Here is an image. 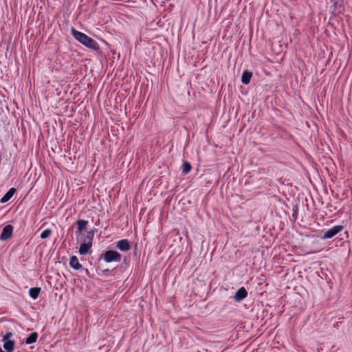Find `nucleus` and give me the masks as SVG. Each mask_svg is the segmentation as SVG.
Returning a JSON list of instances; mask_svg holds the SVG:
<instances>
[{
    "label": "nucleus",
    "instance_id": "9d476101",
    "mask_svg": "<svg viewBox=\"0 0 352 352\" xmlns=\"http://www.w3.org/2000/svg\"><path fill=\"white\" fill-rule=\"evenodd\" d=\"M69 266L76 270H78L82 267V265L79 263L78 259L76 256H72L71 257Z\"/></svg>",
    "mask_w": 352,
    "mask_h": 352
},
{
    "label": "nucleus",
    "instance_id": "7ed1b4c3",
    "mask_svg": "<svg viewBox=\"0 0 352 352\" xmlns=\"http://www.w3.org/2000/svg\"><path fill=\"white\" fill-rule=\"evenodd\" d=\"M101 258L106 263L120 262L122 259V255L115 250H107L102 254Z\"/></svg>",
    "mask_w": 352,
    "mask_h": 352
},
{
    "label": "nucleus",
    "instance_id": "2eb2a0df",
    "mask_svg": "<svg viewBox=\"0 0 352 352\" xmlns=\"http://www.w3.org/2000/svg\"><path fill=\"white\" fill-rule=\"evenodd\" d=\"M192 169L191 164L188 162H184L182 164V171L184 175L188 174Z\"/></svg>",
    "mask_w": 352,
    "mask_h": 352
},
{
    "label": "nucleus",
    "instance_id": "20e7f679",
    "mask_svg": "<svg viewBox=\"0 0 352 352\" xmlns=\"http://www.w3.org/2000/svg\"><path fill=\"white\" fill-rule=\"evenodd\" d=\"M12 336V333L7 332L3 337V348L6 352H12L14 350L15 342L10 340Z\"/></svg>",
    "mask_w": 352,
    "mask_h": 352
},
{
    "label": "nucleus",
    "instance_id": "dca6fc26",
    "mask_svg": "<svg viewBox=\"0 0 352 352\" xmlns=\"http://www.w3.org/2000/svg\"><path fill=\"white\" fill-rule=\"evenodd\" d=\"M52 234V230L50 229L44 230L41 234V239H47Z\"/></svg>",
    "mask_w": 352,
    "mask_h": 352
},
{
    "label": "nucleus",
    "instance_id": "f03ea898",
    "mask_svg": "<svg viewBox=\"0 0 352 352\" xmlns=\"http://www.w3.org/2000/svg\"><path fill=\"white\" fill-rule=\"evenodd\" d=\"M94 231H89L83 236L82 243L79 248V254L81 255H87L91 252V248L94 239Z\"/></svg>",
    "mask_w": 352,
    "mask_h": 352
},
{
    "label": "nucleus",
    "instance_id": "f257e3e1",
    "mask_svg": "<svg viewBox=\"0 0 352 352\" xmlns=\"http://www.w3.org/2000/svg\"><path fill=\"white\" fill-rule=\"evenodd\" d=\"M71 34L77 41L86 47L95 51L100 50L99 44L94 39L89 37L85 33L76 30L74 28H72Z\"/></svg>",
    "mask_w": 352,
    "mask_h": 352
},
{
    "label": "nucleus",
    "instance_id": "f8f14e48",
    "mask_svg": "<svg viewBox=\"0 0 352 352\" xmlns=\"http://www.w3.org/2000/svg\"><path fill=\"white\" fill-rule=\"evenodd\" d=\"M41 292L40 287H32L29 289V294L33 299H36Z\"/></svg>",
    "mask_w": 352,
    "mask_h": 352
},
{
    "label": "nucleus",
    "instance_id": "ddd939ff",
    "mask_svg": "<svg viewBox=\"0 0 352 352\" xmlns=\"http://www.w3.org/2000/svg\"><path fill=\"white\" fill-rule=\"evenodd\" d=\"M38 338V333L36 332L32 333L25 340L27 344H31L36 342Z\"/></svg>",
    "mask_w": 352,
    "mask_h": 352
},
{
    "label": "nucleus",
    "instance_id": "a211bd4d",
    "mask_svg": "<svg viewBox=\"0 0 352 352\" xmlns=\"http://www.w3.org/2000/svg\"><path fill=\"white\" fill-rule=\"evenodd\" d=\"M0 352H3V351H2V349H1V347H0Z\"/></svg>",
    "mask_w": 352,
    "mask_h": 352
},
{
    "label": "nucleus",
    "instance_id": "1a4fd4ad",
    "mask_svg": "<svg viewBox=\"0 0 352 352\" xmlns=\"http://www.w3.org/2000/svg\"><path fill=\"white\" fill-rule=\"evenodd\" d=\"M16 192V189L14 188H11L0 199V203L4 204L8 202L14 195Z\"/></svg>",
    "mask_w": 352,
    "mask_h": 352
},
{
    "label": "nucleus",
    "instance_id": "0eeeda50",
    "mask_svg": "<svg viewBox=\"0 0 352 352\" xmlns=\"http://www.w3.org/2000/svg\"><path fill=\"white\" fill-rule=\"evenodd\" d=\"M248 296V292L244 287L239 288L234 296L236 302H241Z\"/></svg>",
    "mask_w": 352,
    "mask_h": 352
},
{
    "label": "nucleus",
    "instance_id": "f3484780",
    "mask_svg": "<svg viewBox=\"0 0 352 352\" xmlns=\"http://www.w3.org/2000/svg\"><path fill=\"white\" fill-rule=\"evenodd\" d=\"M296 215V212L293 214V216Z\"/></svg>",
    "mask_w": 352,
    "mask_h": 352
},
{
    "label": "nucleus",
    "instance_id": "6e6552de",
    "mask_svg": "<svg viewBox=\"0 0 352 352\" xmlns=\"http://www.w3.org/2000/svg\"><path fill=\"white\" fill-rule=\"evenodd\" d=\"M116 248L121 251L126 252L130 250L131 245L127 239H122L117 242Z\"/></svg>",
    "mask_w": 352,
    "mask_h": 352
},
{
    "label": "nucleus",
    "instance_id": "4468645a",
    "mask_svg": "<svg viewBox=\"0 0 352 352\" xmlns=\"http://www.w3.org/2000/svg\"><path fill=\"white\" fill-rule=\"evenodd\" d=\"M76 224L78 226V232H81L82 230H84L88 224V221L80 219L76 221Z\"/></svg>",
    "mask_w": 352,
    "mask_h": 352
},
{
    "label": "nucleus",
    "instance_id": "39448f33",
    "mask_svg": "<svg viewBox=\"0 0 352 352\" xmlns=\"http://www.w3.org/2000/svg\"><path fill=\"white\" fill-rule=\"evenodd\" d=\"M344 227L342 226H335L328 230L325 231L323 234L322 239H331L335 236L338 232L343 230Z\"/></svg>",
    "mask_w": 352,
    "mask_h": 352
},
{
    "label": "nucleus",
    "instance_id": "9b49d317",
    "mask_svg": "<svg viewBox=\"0 0 352 352\" xmlns=\"http://www.w3.org/2000/svg\"><path fill=\"white\" fill-rule=\"evenodd\" d=\"M252 76V73L248 71H244L241 77V82L244 85H248Z\"/></svg>",
    "mask_w": 352,
    "mask_h": 352
},
{
    "label": "nucleus",
    "instance_id": "423d86ee",
    "mask_svg": "<svg viewBox=\"0 0 352 352\" xmlns=\"http://www.w3.org/2000/svg\"><path fill=\"white\" fill-rule=\"evenodd\" d=\"M13 226L12 225L6 226L2 230L1 234L0 236V239L1 241H6L10 239L13 233Z\"/></svg>",
    "mask_w": 352,
    "mask_h": 352
}]
</instances>
